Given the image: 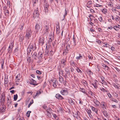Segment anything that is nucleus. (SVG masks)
<instances>
[{
  "label": "nucleus",
  "instance_id": "obj_1",
  "mask_svg": "<svg viewBox=\"0 0 120 120\" xmlns=\"http://www.w3.org/2000/svg\"><path fill=\"white\" fill-rule=\"evenodd\" d=\"M35 43H34L33 45L30 44L27 47V49L28 52L30 53L32 50H35L36 49Z\"/></svg>",
  "mask_w": 120,
  "mask_h": 120
},
{
  "label": "nucleus",
  "instance_id": "obj_2",
  "mask_svg": "<svg viewBox=\"0 0 120 120\" xmlns=\"http://www.w3.org/2000/svg\"><path fill=\"white\" fill-rule=\"evenodd\" d=\"M44 11L45 13H47L48 11V4L46 0H44Z\"/></svg>",
  "mask_w": 120,
  "mask_h": 120
},
{
  "label": "nucleus",
  "instance_id": "obj_3",
  "mask_svg": "<svg viewBox=\"0 0 120 120\" xmlns=\"http://www.w3.org/2000/svg\"><path fill=\"white\" fill-rule=\"evenodd\" d=\"M31 30L27 31L26 33L25 37L26 38L29 39L31 36Z\"/></svg>",
  "mask_w": 120,
  "mask_h": 120
},
{
  "label": "nucleus",
  "instance_id": "obj_4",
  "mask_svg": "<svg viewBox=\"0 0 120 120\" xmlns=\"http://www.w3.org/2000/svg\"><path fill=\"white\" fill-rule=\"evenodd\" d=\"M29 82L30 84L34 86L37 85L38 84V83H36V81L32 79H31L30 80Z\"/></svg>",
  "mask_w": 120,
  "mask_h": 120
},
{
  "label": "nucleus",
  "instance_id": "obj_5",
  "mask_svg": "<svg viewBox=\"0 0 120 120\" xmlns=\"http://www.w3.org/2000/svg\"><path fill=\"white\" fill-rule=\"evenodd\" d=\"M61 94L64 95H67L68 94V91L66 89L62 90L60 91Z\"/></svg>",
  "mask_w": 120,
  "mask_h": 120
},
{
  "label": "nucleus",
  "instance_id": "obj_6",
  "mask_svg": "<svg viewBox=\"0 0 120 120\" xmlns=\"http://www.w3.org/2000/svg\"><path fill=\"white\" fill-rule=\"evenodd\" d=\"M0 100L3 103V104L4 105V103L5 101V94H2L1 96Z\"/></svg>",
  "mask_w": 120,
  "mask_h": 120
},
{
  "label": "nucleus",
  "instance_id": "obj_7",
  "mask_svg": "<svg viewBox=\"0 0 120 120\" xmlns=\"http://www.w3.org/2000/svg\"><path fill=\"white\" fill-rule=\"evenodd\" d=\"M49 39L48 41V43L49 45H50L51 44V42L54 39V36H53L51 34L49 37Z\"/></svg>",
  "mask_w": 120,
  "mask_h": 120
},
{
  "label": "nucleus",
  "instance_id": "obj_8",
  "mask_svg": "<svg viewBox=\"0 0 120 120\" xmlns=\"http://www.w3.org/2000/svg\"><path fill=\"white\" fill-rule=\"evenodd\" d=\"M38 8H37V9L35 10L34 12L33 13V17L34 18H35L36 17H38L39 15L38 13V10H37Z\"/></svg>",
  "mask_w": 120,
  "mask_h": 120
},
{
  "label": "nucleus",
  "instance_id": "obj_9",
  "mask_svg": "<svg viewBox=\"0 0 120 120\" xmlns=\"http://www.w3.org/2000/svg\"><path fill=\"white\" fill-rule=\"evenodd\" d=\"M6 108L5 105L4 104L2 105L0 108V112H4L5 111Z\"/></svg>",
  "mask_w": 120,
  "mask_h": 120
},
{
  "label": "nucleus",
  "instance_id": "obj_10",
  "mask_svg": "<svg viewBox=\"0 0 120 120\" xmlns=\"http://www.w3.org/2000/svg\"><path fill=\"white\" fill-rule=\"evenodd\" d=\"M40 26L38 24H37L35 26L36 32H38L40 29Z\"/></svg>",
  "mask_w": 120,
  "mask_h": 120
},
{
  "label": "nucleus",
  "instance_id": "obj_11",
  "mask_svg": "<svg viewBox=\"0 0 120 120\" xmlns=\"http://www.w3.org/2000/svg\"><path fill=\"white\" fill-rule=\"evenodd\" d=\"M44 38L43 37H41L40 38L39 40V43L41 44L42 45H43L44 42Z\"/></svg>",
  "mask_w": 120,
  "mask_h": 120
},
{
  "label": "nucleus",
  "instance_id": "obj_12",
  "mask_svg": "<svg viewBox=\"0 0 120 120\" xmlns=\"http://www.w3.org/2000/svg\"><path fill=\"white\" fill-rule=\"evenodd\" d=\"M100 106L103 109H106V105L105 103L104 102H102L100 104Z\"/></svg>",
  "mask_w": 120,
  "mask_h": 120
},
{
  "label": "nucleus",
  "instance_id": "obj_13",
  "mask_svg": "<svg viewBox=\"0 0 120 120\" xmlns=\"http://www.w3.org/2000/svg\"><path fill=\"white\" fill-rule=\"evenodd\" d=\"M56 98L58 99L61 100L64 99V98L62 97L61 95L59 94H56Z\"/></svg>",
  "mask_w": 120,
  "mask_h": 120
},
{
  "label": "nucleus",
  "instance_id": "obj_14",
  "mask_svg": "<svg viewBox=\"0 0 120 120\" xmlns=\"http://www.w3.org/2000/svg\"><path fill=\"white\" fill-rule=\"evenodd\" d=\"M65 70L66 72V74L67 75H69L70 74V72L69 69L68 67H67L65 68Z\"/></svg>",
  "mask_w": 120,
  "mask_h": 120
},
{
  "label": "nucleus",
  "instance_id": "obj_15",
  "mask_svg": "<svg viewBox=\"0 0 120 120\" xmlns=\"http://www.w3.org/2000/svg\"><path fill=\"white\" fill-rule=\"evenodd\" d=\"M32 55V56L33 58L35 59H36V58L37 57V53L36 52H35L34 53L33 52L31 53Z\"/></svg>",
  "mask_w": 120,
  "mask_h": 120
},
{
  "label": "nucleus",
  "instance_id": "obj_16",
  "mask_svg": "<svg viewBox=\"0 0 120 120\" xmlns=\"http://www.w3.org/2000/svg\"><path fill=\"white\" fill-rule=\"evenodd\" d=\"M92 110L94 111L96 113H97L98 109L97 108L94 107L93 106H90Z\"/></svg>",
  "mask_w": 120,
  "mask_h": 120
},
{
  "label": "nucleus",
  "instance_id": "obj_17",
  "mask_svg": "<svg viewBox=\"0 0 120 120\" xmlns=\"http://www.w3.org/2000/svg\"><path fill=\"white\" fill-rule=\"evenodd\" d=\"M86 111L87 113L88 114L89 116L90 117H91L92 116L91 114V113L92 112L91 110L90 109H87V110H86Z\"/></svg>",
  "mask_w": 120,
  "mask_h": 120
},
{
  "label": "nucleus",
  "instance_id": "obj_18",
  "mask_svg": "<svg viewBox=\"0 0 120 120\" xmlns=\"http://www.w3.org/2000/svg\"><path fill=\"white\" fill-rule=\"evenodd\" d=\"M57 82V81L55 80H53L51 81V83L52 84H53V86L54 87H56V82Z\"/></svg>",
  "mask_w": 120,
  "mask_h": 120
},
{
  "label": "nucleus",
  "instance_id": "obj_19",
  "mask_svg": "<svg viewBox=\"0 0 120 120\" xmlns=\"http://www.w3.org/2000/svg\"><path fill=\"white\" fill-rule=\"evenodd\" d=\"M68 102L71 105H74V103L73 100L71 98L68 99Z\"/></svg>",
  "mask_w": 120,
  "mask_h": 120
},
{
  "label": "nucleus",
  "instance_id": "obj_20",
  "mask_svg": "<svg viewBox=\"0 0 120 120\" xmlns=\"http://www.w3.org/2000/svg\"><path fill=\"white\" fill-rule=\"evenodd\" d=\"M49 50H48V49H46L45 50V55L46 56H48L49 55Z\"/></svg>",
  "mask_w": 120,
  "mask_h": 120
},
{
  "label": "nucleus",
  "instance_id": "obj_21",
  "mask_svg": "<svg viewBox=\"0 0 120 120\" xmlns=\"http://www.w3.org/2000/svg\"><path fill=\"white\" fill-rule=\"evenodd\" d=\"M94 102L97 106L100 104V102L96 99H94Z\"/></svg>",
  "mask_w": 120,
  "mask_h": 120
},
{
  "label": "nucleus",
  "instance_id": "obj_22",
  "mask_svg": "<svg viewBox=\"0 0 120 120\" xmlns=\"http://www.w3.org/2000/svg\"><path fill=\"white\" fill-rule=\"evenodd\" d=\"M87 72L89 75H92L93 74V73L91 71L90 69H88L87 70Z\"/></svg>",
  "mask_w": 120,
  "mask_h": 120
},
{
  "label": "nucleus",
  "instance_id": "obj_23",
  "mask_svg": "<svg viewBox=\"0 0 120 120\" xmlns=\"http://www.w3.org/2000/svg\"><path fill=\"white\" fill-rule=\"evenodd\" d=\"M82 56L81 54H79V56H77L76 57V59L77 60H80L82 58Z\"/></svg>",
  "mask_w": 120,
  "mask_h": 120
},
{
  "label": "nucleus",
  "instance_id": "obj_24",
  "mask_svg": "<svg viewBox=\"0 0 120 120\" xmlns=\"http://www.w3.org/2000/svg\"><path fill=\"white\" fill-rule=\"evenodd\" d=\"M20 78V74H19L17 75L15 77L16 80H17L18 81L19 80Z\"/></svg>",
  "mask_w": 120,
  "mask_h": 120
},
{
  "label": "nucleus",
  "instance_id": "obj_25",
  "mask_svg": "<svg viewBox=\"0 0 120 120\" xmlns=\"http://www.w3.org/2000/svg\"><path fill=\"white\" fill-rule=\"evenodd\" d=\"M23 36L22 35H20L19 37V41L21 42H22L23 41Z\"/></svg>",
  "mask_w": 120,
  "mask_h": 120
},
{
  "label": "nucleus",
  "instance_id": "obj_26",
  "mask_svg": "<svg viewBox=\"0 0 120 120\" xmlns=\"http://www.w3.org/2000/svg\"><path fill=\"white\" fill-rule=\"evenodd\" d=\"M4 12L5 15H8L9 12V11L7 9L4 10Z\"/></svg>",
  "mask_w": 120,
  "mask_h": 120
},
{
  "label": "nucleus",
  "instance_id": "obj_27",
  "mask_svg": "<svg viewBox=\"0 0 120 120\" xmlns=\"http://www.w3.org/2000/svg\"><path fill=\"white\" fill-rule=\"evenodd\" d=\"M101 11L104 14H106L107 13V9H103Z\"/></svg>",
  "mask_w": 120,
  "mask_h": 120
},
{
  "label": "nucleus",
  "instance_id": "obj_28",
  "mask_svg": "<svg viewBox=\"0 0 120 120\" xmlns=\"http://www.w3.org/2000/svg\"><path fill=\"white\" fill-rule=\"evenodd\" d=\"M102 112L105 116H107V113L106 111L104 110Z\"/></svg>",
  "mask_w": 120,
  "mask_h": 120
},
{
  "label": "nucleus",
  "instance_id": "obj_29",
  "mask_svg": "<svg viewBox=\"0 0 120 120\" xmlns=\"http://www.w3.org/2000/svg\"><path fill=\"white\" fill-rule=\"evenodd\" d=\"M75 63L73 60H71L70 61V64L71 66H74L75 65Z\"/></svg>",
  "mask_w": 120,
  "mask_h": 120
},
{
  "label": "nucleus",
  "instance_id": "obj_30",
  "mask_svg": "<svg viewBox=\"0 0 120 120\" xmlns=\"http://www.w3.org/2000/svg\"><path fill=\"white\" fill-rule=\"evenodd\" d=\"M91 54H88L87 55V57H88L89 59L92 60L93 58V57H92Z\"/></svg>",
  "mask_w": 120,
  "mask_h": 120
},
{
  "label": "nucleus",
  "instance_id": "obj_31",
  "mask_svg": "<svg viewBox=\"0 0 120 120\" xmlns=\"http://www.w3.org/2000/svg\"><path fill=\"white\" fill-rule=\"evenodd\" d=\"M66 48V50H67V51H68V50L70 49V46L69 44H67Z\"/></svg>",
  "mask_w": 120,
  "mask_h": 120
},
{
  "label": "nucleus",
  "instance_id": "obj_32",
  "mask_svg": "<svg viewBox=\"0 0 120 120\" xmlns=\"http://www.w3.org/2000/svg\"><path fill=\"white\" fill-rule=\"evenodd\" d=\"M45 33L48 32L49 30V27L47 25H46L45 26Z\"/></svg>",
  "mask_w": 120,
  "mask_h": 120
},
{
  "label": "nucleus",
  "instance_id": "obj_33",
  "mask_svg": "<svg viewBox=\"0 0 120 120\" xmlns=\"http://www.w3.org/2000/svg\"><path fill=\"white\" fill-rule=\"evenodd\" d=\"M38 0H33V4L34 6H35V4L38 2Z\"/></svg>",
  "mask_w": 120,
  "mask_h": 120
},
{
  "label": "nucleus",
  "instance_id": "obj_34",
  "mask_svg": "<svg viewBox=\"0 0 120 120\" xmlns=\"http://www.w3.org/2000/svg\"><path fill=\"white\" fill-rule=\"evenodd\" d=\"M14 43L13 42H11V44L9 46V47L11 48H13L14 46Z\"/></svg>",
  "mask_w": 120,
  "mask_h": 120
},
{
  "label": "nucleus",
  "instance_id": "obj_35",
  "mask_svg": "<svg viewBox=\"0 0 120 120\" xmlns=\"http://www.w3.org/2000/svg\"><path fill=\"white\" fill-rule=\"evenodd\" d=\"M59 79L60 82H62L63 81V78L62 76H60L59 77Z\"/></svg>",
  "mask_w": 120,
  "mask_h": 120
},
{
  "label": "nucleus",
  "instance_id": "obj_36",
  "mask_svg": "<svg viewBox=\"0 0 120 120\" xmlns=\"http://www.w3.org/2000/svg\"><path fill=\"white\" fill-rule=\"evenodd\" d=\"M17 98L18 96L17 94H16V95H14V101H16Z\"/></svg>",
  "mask_w": 120,
  "mask_h": 120
},
{
  "label": "nucleus",
  "instance_id": "obj_37",
  "mask_svg": "<svg viewBox=\"0 0 120 120\" xmlns=\"http://www.w3.org/2000/svg\"><path fill=\"white\" fill-rule=\"evenodd\" d=\"M38 55L41 57V58L43 56L42 52H39V53H38Z\"/></svg>",
  "mask_w": 120,
  "mask_h": 120
},
{
  "label": "nucleus",
  "instance_id": "obj_38",
  "mask_svg": "<svg viewBox=\"0 0 120 120\" xmlns=\"http://www.w3.org/2000/svg\"><path fill=\"white\" fill-rule=\"evenodd\" d=\"M33 100H31L30 101V103L29 104L28 106V108H29L30 106L31 105L33 104Z\"/></svg>",
  "mask_w": 120,
  "mask_h": 120
},
{
  "label": "nucleus",
  "instance_id": "obj_39",
  "mask_svg": "<svg viewBox=\"0 0 120 120\" xmlns=\"http://www.w3.org/2000/svg\"><path fill=\"white\" fill-rule=\"evenodd\" d=\"M8 83V78H5L4 79V84H7Z\"/></svg>",
  "mask_w": 120,
  "mask_h": 120
},
{
  "label": "nucleus",
  "instance_id": "obj_40",
  "mask_svg": "<svg viewBox=\"0 0 120 120\" xmlns=\"http://www.w3.org/2000/svg\"><path fill=\"white\" fill-rule=\"evenodd\" d=\"M102 66L103 67H105V68H107L106 69L107 70H108V69L109 68L107 65L103 64V65H102Z\"/></svg>",
  "mask_w": 120,
  "mask_h": 120
},
{
  "label": "nucleus",
  "instance_id": "obj_41",
  "mask_svg": "<svg viewBox=\"0 0 120 120\" xmlns=\"http://www.w3.org/2000/svg\"><path fill=\"white\" fill-rule=\"evenodd\" d=\"M76 70L78 72H79L80 73H82V71H81L80 70L78 67L76 69Z\"/></svg>",
  "mask_w": 120,
  "mask_h": 120
},
{
  "label": "nucleus",
  "instance_id": "obj_42",
  "mask_svg": "<svg viewBox=\"0 0 120 120\" xmlns=\"http://www.w3.org/2000/svg\"><path fill=\"white\" fill-rule=\"evenodd\" d=\"M101 81H102L101 83H104V78L103 76H101Z\"/></svg>",
  "mask_w": 120,
  "mask_h": 120
},
{
  "label": "nucleus",
  "instance_id": "obj_43",
  "mask_svg": "<svg viewBox=\"0 0 120 120\" xmlns=\"http://www.w3.org/2000/svg\"><path fill=\"white\" fill-rule=\"evenodd\" d=\"M27 60L28 61L30 62L31 61V58L29 56H28L27 58Z\"/></svg>",
  "mask_w": 120,
  "mask_h": 120
},
{
  "label": "nucleus",
  "instance_id": "obj_44",
  "mask_svg": "<svg viewBox=\"0 0 120 120\" xmlns=\"http://www.w3.org/2000/svg\"><path fill=\"white\" fill-rule=\"evenodd\" d=\"M118 28L120 29V25H118V26H113V28L114 29H116Z\"/></svg>",
  "mask_w": 120,
  "mask_h": 120
},
{
  "label": "nucleus",
  "instance_id": "obj_45",
  "mask_svg": "<svg viewBox=\"0 0 120 120\" xmlns=\"http://www.w3.org/2000/svg\"><path fill=\"white\" fill-rule=\"evenodd\" d=\"M108 5L112 7L113 6V3L112 1H110L108 3Z\"/></svg>",
  "mask_w": 120,
  "mask_h": 120
},
{
  "label": "nucleus",
  "instance_id": "obj_46",
  "mask_svg": "<svg viewBox=\"0 0 120 120\" xmlns=\"http://www.w3.org/2000/svg\"><path fill=\"white\" fill-rule=\"evenodd\" d=\"M31 112L30 111H28L26 113L27 116V117H29L30 116V113Z\"/></svg>",
  "mask_w": 120,
  "mask_h": 120
},
{
  "label": "nucleus",
  "instance_id": "obj_47",
  "mask_svg": "<svg viewBox=\"0 0 120 120\" xmlns=\"http://www.w3.org/2000/svg\"><path fill=\"white\" fill-rule=\"evenodd\" d=\"M12 48H10L9 47L8 52L9 53H11V52L12 50Z\"/></svg>",
  "mask_w": 120,
  "mask_h": 120
},
{
  "label": "nucleus",
  "instance_id": "obj_48",
  "mask_svg": "<svg viewBox=\"0 0 120 120\" xmlns=\"http://www.w3.org/2000/svg\"><path fill=\"white\" fill-rule=\"evenodd\" d=\"M41 93V92L39 91H37V92L36 93V95L34 97H35L36 96L38 95H39Z\"/></svg>",
  "mask_w": 120,
  "mask_h": 120
},
{
  "label": "nucleus",
  "instance_id": "obj_49",
  "mask_svg": "<svg viewBox=\"0 0 120 120\" xmlns=\"http://www.w3.org/2000/svg\"><path fill=\"white\" fill-rule=\"evenodd\" d=\"M98 19L100 22H101L102 21V17L101 16L99 18H98Z\"/></svg>",
  "mask_w": 120,
  "mask_h": 120
},
{
  "label": "nucleus",
  "instance_id": "obj_50",
  "mask_svg": "<svg viewBox=\"0 0 120 120\" xmlns=\"http://www.w3.org/2000/svg\"><path fill=\"white\" fill-rule=\"evenodd\" d=\"M7 2L8 5L9 6V8H10V6H11L10 1L9 0H7Z\"/></svg>",
  "mask_w": 120,
  "mask_h": 120
},
{
  "label": "nucleus",
  "instance_id": "obj_51",
  "mask_svg": "<svg viewBox=\"0 0 120 120\" xmlns=\"http://www.w3.org/2000/svg\"><path fill=\"white\" fill-rule=\"evenodd\" d=\"M54 53V52L53 51H50V53L49 54H50V56H52Z\"/></svg>",
  "mask_w": 120,
  "mask_h": 120
},
{
  "label": "nucleus",
  "instance_id": "obj_52",
  "mask_svg": "<svg viewBox=\"0 0 120 120\" xmlns=\"http://www.w3.org/2000/svg\"><path fill=\"white\" fill-rule=\"evenodd\" d=\"M1 62L2 63H1V68L2 69H3V67L4 66V60H2Z\"/></svg>",
  "mask_w": 120,
  "mask_h": 120
},
{
  "label": "nucleus",
  "instance_id": "obj_53",
  "mask_svg": "<svg viewBox=\"0 0 120 120\" xmlns=\"http://www.w3.org/2000/svg\"><path fill=\"white\" fill-rule=\"evenodd\" d=\"M46 111L47 112V113H46V114L48 116H50V113L49 112V111H48V110H46Z\"/></svg>",
  "mask_w": 120,
  "mask_h": 120
},
{
  "label": "nucleus",
  "instance_id": "obj_54",
  "mask_svg": "<svg viewBox=\"0 0 120 120\" xmlns=\"http://www.w3.org/2000/svg\"><path fill=\"white\" fill-rule=\"evenodd\" d=\"M36 72V73L40 75L41 74V71L38 70H37Z\"/></svg>",
  "mask_w": 120,
  "mask_h": 120
},
{
  "label": "nucleus",
  "instance_id": "obj_55",
  "mask_svg": "<svg viewBox=\"0 0 120 120\" xmlns=\"http://www.w3.org/2000/svg\"><path fill=\"white\" fill-rule=\"evenodd\" d=\"M66 60L65 59H63L61 61V63L63 64H64Z\"/></svg>",
  "mask_w": 120,
  "mask_h": 120
},
{
  "label": "nucleus",
  "instance_id": "obj_56",
  "mask_svg": "<svg viewBox=\"0 0 120 120\" xmlns=\"http://www.w3.org/2000/svg\"><path fill=\"white\" fill-rule=\"evenodd\" d=\"M43 108L45 109L46 110H48V108L45 105H44L43 106Z\"/></svg>",
  "mask_w": 120,
  "mask_h": 120
},
{
  "label": "nucleus",
  "instance_id": "obj_57",
  "mask_svg": "<svg viewBox=\"0 0 120 120\" xmlns=\"http://www.w3.org/2000/svg\"><path fill=\"white\" fill-rule=\"evenodd\" d=\"M92 4V2L91 1H88L87 3V4L88 5H90Z\"/></svg>",
  "mask_w": 120,
  "mask_h": 120
},
{
  "label": "nucleus",
  "instance_id": "obj_58",
  "mask_svg": "<svg viewBox=\"0 0 120 120\" xmlns=\"http://www.w3.org/2000/svg\"><path fill=\"white\" fill-rule=\"evenodd\" d=\"M112 101L117 103L118 102L117 101L116 99H115L114 98H113L112 99Z\"/></svg>",
  "mask_w": 120,
  "mask_h": 120
},
{
  "label": "nucleus",
  "instance_id": "obj_59",
  "mask_svg": "<svg viewBox=\"0 0 120 120\" xmlns=\"http://www.w3.org/2000/svg\"><path fill=\"white\" fill-rule=\"evenodd\" d=\"M113 86H114L116 88H117V89H119V86H118L117 85H116V84L114 83L113 84Z\"/></svg>",
  "mask_w": 120,
  "mask_h": 120
},
{
  "label": "nucleus",
  "instance_id": "obj_60",
  "mask_svg": "<svg viewBox=\"0 0 120 120\" xmlns=\"http://www.w3.org/2000/svg\"><path fill=\"white\" fill-rule=\"evenodd\" d=\"M56 30H59V24H58L57 25V26H56Z\"/></svg>",
  "mask_w": 120,
  "mask_h": 120
},
{
  "label": "nucleus",
  "instance_id": "obj_61",
  "mask_svg": "<svg viewBox=\"0 0 120 120\" xmlns=\"http://www.w3.org/2000/svg\"><path fill=\"white\" fill-rule=\"evenodd\" d=\"M24 26V25L22 24L20 26L21 27H20V29L21 30H22Z\"/></svg>",
  "mask_w": 120,
  "mask_h": 120
},
{
  "label": "nucleus",
  "instance_id": "obj_62",
  "mask_svg": "<svg viewBox=\"0 0 120 120\" xmlns=\"http://www.w3.org/2000/svg\"><path fill=\"white\" fill-rule=\"evenodd\" d=\"M80 89L81 90V91L83 93H84L86 92H85V90L83 88H80Z\"/></svg>",
  "mask_w": 120,
  "mask_h": 120
},
{
  "label": "nucleus",
  "instance_id": "obj_63",
  "mask_svg": "<svg viewBox=\"0 0 120 120\" xmlns=\"http://www.w3.org/2000/svg\"><path fill=\"white\" fill-rule=\"evenodd\" d=\"M102 6V5L100 4H96L95 6L97 7H99Z\"/></svg>",
  "mask_w": 120,
  "mask_h": 120
},
{
  "label": "nucleus",
  "instance_id": "obj_64",
  "mask_svg": "<svg viewBox=\"0 0 120 120\" xmlns=\"http://www.w3.org/2000/svg\"><path fill=\"white\" fill-rule=\"evenodd\" d=\"M7 9V7L5 5L4 6H3V10H4Z\"/></svg>",
  "mask_w": 120,
  "mask_h": 120
}]
</instances>
